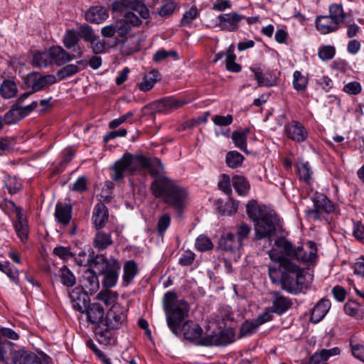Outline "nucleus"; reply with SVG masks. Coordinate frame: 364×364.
I'll return each mask as SVG.
<instances>
[{"label":"nucleus","mask_w":364,"mask_h":364,"mask_svg":"<svg viewBox=\"0 0 364 364\" xmlns=\"http://www.w3.org/2000/svg\"><path fill=\"white\" fill-rule=\"evenodd\" d=\"M218 186L219 188L223 191L226 195L230 196L232 193L230 186V176L226 174H223L221 178L218 181Z\"/></svg>","instance_id":"nucleus-63"},{"label":"nucleus","mask_w":364,"mask_h":364,"mask_svg":"<svg viewBox=\"0 0 364 364\" xmlns=\"http://www.w3.org/2000/svg\"><path fill=\"white\" fill-rule=\"evenodd\" d=\"M72 210L69 204L57 203L54 214L55 220L64 226L68 225L72 218Z\"/></svg>","instance_id":"nucleus-27"},{"label":"nucleus","mask_w":364,"mask_h":364,"mask_svg":"<svg viewBox=\"0 0 364 364\" xmlns=\"http://www.w3.org/2000/svg\"><path fill=\"white\" fill-rule=\"evenodd\" d=\"M268 255L272 261L279 263L278 267H269V276L272 283H280L282 289L293 294H297L303 286L301 281L304 278L303 269L279 254L277 250H269Z\"/></svg>","instance_id":"nucleus-1"},{"label":"nucleus","mask_w":364,"mask_h":364,"mask_svg":"<svg viewBox=\"0 0 364 364\" xmlns=\"http://www.w3.org/2000/svg\"><path fill=\"white\" fill-rule=\"evenodd\" d=\"M108 220V210L102 203L95 205L92 214V220L95 228L98 230L103 228Z\"/></svg>","instance_id":"nucleus-29"},{"label":"nucleus","mask_w":364,"mask_h":364,"mask_svg":"<svg viewBox=\"0 0 364 364\" xmlns=\"http://www.w3.org/2000/svg\"><path fill=\"white\" fill-rule=\"evenodd\" d=\"M232 186L240 196H246L250 189L247 179L242 176H235L232 178Z\"/></svg>","instance_id":"nucleus-38"},{"label":"nucleus","mask_w":364,"mask_h":364,"mask_svg":"<svg viewBox=\"0 0 364 364\" xmlns=\"http://www.w3.org/2000/svg\"><path fill=\"white\" fill-rule=\"evenodd\" d=\"M49 52H37L33 56L32 64L36 67H47L49 61Z\"/></svg>","instance_id":"nucleus-57"},{"label":"nucleus","mask_w":364,"mask_h":364,"mask_svg":"<svg viewBox=\"0 0 364 364\" xmlns=\"http://www.w3.org/2000/svg\"><path fill=\"white\" fill-rule=\"evenodd\" d=\"M293 87L296 91H304L308 85V78L299 70L293 73Z\"/></svg>","instance_id":"nucleus-46"},{"label":"nucleus","mask_w":364,"mask_h":364,"mask_svg":"<svg viewBox=\"0 0 364 364\" xmlns=\"http://www.w3.org/2000/svg\"><path fill=\"white\" fill-rule=\"evenodd\" d=\"M139 269L136 263L134 260H128L124 262L123 266L122 284L127 287L129 284L136 275Z\"/></svg>","instance_id":"nucleus-31"},{"label":"nucleus","mask_w":364,"mask_h":364,"mask_svg":"<svg viewBox=\"0 0 364 364\" xmlns=\"http://www.w3.org/2000/svg\"><path fill=\"white\" fill-rule=\"evenodd\" d=\"M183 336L186 340L195 341L198 345V341L202 336L203 328L193 321H186L183 326Z\"/></svg>","instance_id":"nucleus-25"},{"label":"nucleus","mask_w":364,"mask_h":364,"mask_svg":"<svg viewBox=\"0 0 364 364\" xmlns=\"http://www.w3.org/2000/svg\"><path fill=\"white\" fill-rule=\"evenodd\" d=\"M146 169H147L150 175L155 178L154 180L159 177H165L161 175L164 171V166L159 159H147Z\"/></svg>","instance_id":"nucleus-40"},{"label":"nucleus","mask_w":364,"mask_h":364,"mask_svg":"<svg viewBox=\"0 0 364 364\" xmlns=\"http://www.w3.org/2000/svg\"><path fill=\"white\" fill-rule=\"evenodd\" d=\"M331 18L338 22L339 24L343 23L346 19V14L344 13L343 6L341 4H332L328 8Z\"/></svg>","instance_id":"nucleus-43"},{"label":"nucleus","mask_w":364,"mask_h":364,"mask_svg":"<svg viewBox=\"0 0 364 364\" xmlns=\"http://www.w3.org/2000/svg\"><path fill=\"white\" fill-rule=\"evenodd\" d=\"M250 133L249 128H245L241 131H235L232 134V139L236 147L241 151L249 153L247 149V137Z\"/></svg>","instance_id":"nucleus-35"},{"label":"nucleus","mask_w":364,"mask_h":364,"mask_svg":"<svg viewBox=\"0 0 364 364\" xmlns=\"http://www.w3.org/2000/svg\"><path fill=\"white\" fill-rule=\"evenodd\" d=\"M244 18V16L235 12L224 14L218 16V25L221 29L235 31L238 28L239 23Z\"/></svg>","instance_id":"nucleus-19"},{"label":"nucleus","mask_w":364,"mask_h":364,"mask_svg":"<svg viewBox=\"0 0 364 364\" xmlns=\"http://www.w3.org/2000/svg\"><path fill=\"white\" fill-rule=\"evenodd\" d=\"M200 15V12L196 6H192L186 11L180 21L181 26H190L191 23Z\"/></svg>","instance_id":"nucleus-48"},{"label":"nucleus","mask_w":364,"mask_h":364,"mask_svg":"<svg viewBox=\"0 0 364 364\" xmlns=\"http://www.w3.org/2000/svg\"><path fill=\"white\" fill-rule=\"evenodd\" d=\"M168 57H173V58H176L177 53L173 50L167 51L164 49H160L154 54L153 60L155 63H160Z\"/></svg>","instance_id":"nucleus-60"},{"label":"nucleus","mask_w":364,"mask_h":364,"mask_svg":"<svg viewBox=\"0 0 364 364\" xmlns=\"http://www.w3.org/2000/svg\"><path fill=\"white\" fill-rule=\"evenodd\" d=\"M157 80V72L153 71L147 75H145L142 81L138 84V87L143 92L150 90L155 85Z\"/></svg>","instance_id":"nucleus-45"},{"label":"nucleus","mask_w":364,"mask_h":364,"mask_svg":"<svg viewBox=\"0 0 364 364\" xmlns=\"http://www.w3.org/2000/svg\"><path fill=\"white\" fill-rule=\"evenodd\" d=\"M117 33L119 37H125L131 30V26L124 19L115 22Z\"/></svg>","instance_id":"nucleus-64"},{"label":"nucleus","mask_w":364,"mask_h":364,"mask_svg":"<svg viewBox=\"0 0 364 364\" xmlns=\"http://www.w3.org/2000/svg\"><path fill=\"white\" fill-rule=\"evenodd\" d=\"M176 7L177 4L174 1H168L161 6L159 14L162 17H168L173 14Z\"/></svg>","instance_id":"nucleus-58"},{"label":"nucleus","mask_w":364,"mask_h":364,"mask_svg":"<svg viewBox=\"0 0 364 364\" xmlns=\"http://www.w3.org/2000/svg\"><path fill=\"white\" fill-rule=\"evenodd\" d=\"M79 65H82V68H85V65L83 60L77 61L76 64H69L64 66L57 72L56 76L59 80L73 76L80 71L81 69Z\"/></svg>","instance_id":"nucleus-34"},{"label":"nucleus","mask_w":364,"mask_h":364,"mask_svg":"<svg viewBox=\"0 0 364 364\" xmlns=\"http://www.w3.org/2000/svg\"><path fill=\"white\" fill-rule=\"evenodd\" d=\"M218 246L224 251L240 257V250L243 245L232 232H226L220 236L218 240Z\"/></svg>","instance_id":"nucleus-14"},{"label":"nucleus","mask_w":364,"mask_h":364,"mask_svg":"<svg viewBox=\"0 0 364 364\" xmlns=\"http://www.w3.org/2000/svg\"><path fill=\"white\" fill-rule=\"evenodd\" d=\"M152 194L170 207L177 217H181L189 205L188 190L167 177H159L151 184Z\"/></svg>","instance_id":"nucleus-2"},{"label":"nucleus","mask_w":364,"mask_h":364,"mask_svg":"<svg viewBox=\"0 0 364 364\" xmlns=\"http://www.w3.org/2000/svg\"><path fill=\"white\" fill-rule=\"evenodd\" d=\"M60 280L61 282L66 287H73L75 284V277L73 272L66 267L63 266L60 269Z\"/></svg>","instance_id":"nucleus-56"},{"label":"nucleus","mask_w":364,"mask_h":364,"mask_svg":"<svg viewBox=\"0 0 364 364\" xmlns=\"http://www.w3.org/2000/svg\"><path fill=\"white\" fill-rule=\"evenodd\" d=\"M88 294L89 293L79 287L69 292V297L75 310L84 313L90 301Z\"/></svg>","instance_id":"nucleus-15"},{"label":"nucleus","mask_w":364,"mask_h":364,"mask_svg":"<svg viewBox=\"0 0 364 364\" xmlns=\"http://www.w3.org/2000/svg\"><path fill=\"white\" fill-rule=\"evenodd\" d=\"M80 282V287L90 294L97 292L100 288V282L97 275L88 270L84 272Z\"/></svg>","instance_id":"nucleus-23"},{"label":"nucleus","mask_w":364,"mask_h":364,"mask_svg":"<svg viewBox=\"0 0 364 364\" xmlns=\"http://www.w3.org/2000/svg\"><path fill=\"white\" fill-rule=\"evenodd\" d=\"M236 55L235 54V46L231 44L225 51V68L227 70L232 73H240L242 66L235 62Z\"/></svg>","instance_id":"nucleus-32"},{"label":"nucleus","mask_w":364,"mask_h":364,"mask_svg":"<svg viewBox=\"0 0 364 364\" xmlns=\"http://www.w3.org/2000/svg\"><path fill=\"white\" fill-rule=\"evenodd\" d=\"M147 159L142 155L124 154L110 168L113 171L112 179L114 181H121L127 173L133 174L135 171L145 170Z\"/></svg>","instance_id":"nucleus-6"},{"label":"nucleus","mask_w":364,"mask_h":364,"mask_svg":"<svg viewBox=\"0 0 364 364\" xmlns=\"http://www.w3.org/2000/svg\"><path fill=\"white\" fill-rule=\"evenodd\" d=\"M243 161L244 156L237 151H230L226 154V164L231 168L240 167L242 164Z\"/></svg>","instance_id":"nucleus-44"},{"label":"nucleus","mask_w":364,"mask_h":364,"mask_svg":"<svg viewBox=\"0 0 364 364\" xmlns=\"http://www.w3.org/2000/svg\"><path fill=\"white\" fill-rule=\"evenodd\" d=\"M109 16L107 10L101 6H92L85 14V19L93 23H100Z\"/></svg>","instance_id":"nucleus-28"},{"label":"nucleus","mask_w":364,"mask_h":364,"mask_svg":"<svg viewBox=\"0 0 364 364\" xmlns=\"http://www.w3.org/2000/svg\"><path fill=\"white\" fill-rule=\"evenodd\" d=\"M235 234L237 236V239L242 243L243 245L244 241L247 240L251 232L252 228L251 227L246 223H240L237 225L236 227Z\"/></svg>","instance_id":"nucleus-55"},{"label":"nucleus","mask_w":364,"mask_h":364,"mask_svg":"<svg viewBox=\"0 0 364 364\" xmlns=\"http://www.w3.org/2000/svg\"><path fill=\"white\" fill-rule=\"evenodd\" d=\"M38 355L35 353L19 350L15 352V363L14 364H49L50 358L43 351H38Z\"/></svg>","instance_id":"nucleus-12"},{"label":"nucleus","mask_w":364,"mask_h":364,"mask_svg":"<svg viewBox=\"0 0 364 364\" xmlns=\"http://www.w3.org/2000/svg\"><path fill=\"white\" fill-rule=\"evenodd\" d=\"M57 82L56 77L51 74L42 75L38 72L28 73L23 79L26 89H31L35 93L42 91Z\"/></svg>","instance_id":"nucleus-9"},{"label":"nucleus","mask_w":364,"mask_h":364,"mask_svg":"<svg viewBox=\"0 0 364 364\" xmlns=\"http://www.w3.org/2000/svg\"><path fill=\"white\" fill-rule=\"evenodd\" d=\"M113 241L109 233H106L100 229L97 230L95 239L94 247L98 250H104L112 244Z\"/></svg>","instance_id":"nucleus-33"},{"label":"nucleus","mask_w":364,"mask_h":364,"mask_svg":"<svg viewBox=\"0 0 364 364\" xmlns=\"http://www.w3.org/2000/svg\"><path fill=\"white\" fill-rule=\"evenodd\" d=\"M195 247L200 252H205L211 250L213 248V244L208 237L200 235L196 240Z\"/></svg>","instance_id":"nucleus-50"},{"label":"nucleus","mask_w":364,"mask_h":364,"mask_svg":"<svg viewBox=\"0 0 364 364\" xmlns=\"http://www.w3.org/2000/svg\"><path fill=\"white\" fill-rule=\"evenodd\" d=\"M97 298L103 301L106 305H113L118 298V293L106 288L105 290L101 291L97 294Z\"/></svg>","instance_id":"nucleus-52"},{"label":"nucleus","mask_w":364,"mask_h":364,"mask_svg":"<svg viewBox=\"0 0 364 364\" xmlns=\"http://www.w3.org/2000/svg\"><path fill=\"white\" fill-rule=\"evenodd\" d=\"M14 344L6 340L0 339V364H14L15 363Z\"/></svg>","instance_id":"nucleus-24"},{"label":"nucleus","mask_w":364,"mask_h":364,"mask_svg":"<svg viewBox=\"0 0 364 364\" xmlns=\"http://www.w3.org/2000/svg\"><path fill=\"white\" fill-rule=\"evenodd\" d=\"M316 29L321 34H328L339 29L340 24L332 18L326 16H318L315 21Z\"/></svg>","instance_id":"nucleus-22"},{"label":"nucleus","mask_w":364,"mask_h":364,"mask_svg":"<svg viewBox=\"0 0 364 364\" xmlns=\"http://www.w3.org/2000/svg\"><path fill=\"white\" fill-rule=\"evenodd\" d=\"M331 306L330 300L322 299L314 307L311 320L314 323L319 322L326 315Z\"/></svg>","instance_id":"nucleus-30"},{"label":"nucleus","mask_w":364,"mask_h":364,"mask_svg":"<svg viewBox=\"0 0 364 364\" xmlns=\"http://www.w3.org/2000/svg\"><path fill=\"white\" fill-rule=\"evenodd\" d=\"M24 117L21 106L14 105L12 108L5 114L4 121L6 124H11L16 123Z\"/></svg>","instance_id":"nucleus-41"},{"label":"nucleus","mask_w":364,"mask_h":364,"mask_svg":"<svg viewBox=\"0 0 364 364\" xmlns=\"http://www.w3.org/2000/svg\"><path fill=\"white\" fill-rule=\"evenodd\" d=\"M350 346L353 355L364 363V346L362 344L350 341Z\"/></svg>","instance_id":"nucleus-62"},{"label":"nucleus","mask_w":364,"mask_h":364,"mask_svg":"<svg viewBox=\"0 0 364 364\" xmlns=\"http://www.w3.org/2000/svg\"><path fill=\"white\" fill-rule=\"evenodd\" d=\"M112 9L121 13L131 10L136 12L144 19L149 17V10L140 0H117L113 2Z\"/></svg>","instance_id":"nucleus-11"},{"label":"nucleus","mask_w":364,"mask_h":364,"mask_svg":"<svg viewBox=\"0 0 364 364\" xmlns=\"http://www.w3.org/2000/svg\"><path fill=\"white\" fill-rule=\"evenodd\" d=\"M235 333L232 328L221 331L218 333L206 335L199 341L198 346H225L234 341Z\"/></svg>","instance_id":"nucleus-10"},{"label":"nucleus","mask_w":364,"mask_h":364,"mask_svg":"<svg viewBox=\"0 0 364 364\" xmlns=\"http://www.w3.org/2000/svg\"><path fill=\"white\" fill-rule=\"evenodd\" d=\"M336 53V49L332 46H325L318 48V55L322 60L332 59Z\"/></svg>","instance_id":"nucleus-59"},{"label":"nucleus","mask_w":364,"mask_h":364,"mask_svg":"<svg viewBox=\"0 0 364 364\" xmlns=\"http://www.w3.org/2000/svg\"><path fill=\"white\" fill-rule=\"evenodd\" d=\"M340 349L335 347L331 349H322L319 352H315L306 363V364H328L330 357L340 354Z\"/></svg>","instance_id":"nucleus-26"},{"label":"nucleus","mask_w":364,"mask_h":364,"mask_svg":"<svg viewBox=\"0 0 364 364\" xmlns=\"http://www.w3.org/2000/svg\"><path fill=\"white\" fill-rule=\"evenodd\" d=\"M171 218L169 214L164 213L159 218L157 222V233L161 237H163L166 230L169 228Z\"/></svg>","instance_id":"nucleus-54"},{"label":"nucleus","mask_w":364,"mask_h":364,"mask_svg":"<svg viewBox=\"0 0 364 364\" xmlns=\"http://www.w3.org/2000/svg\"><path fill=\"white\" fill-rule=\"evenodd\" d=\"M259 326L255 319L245 321L240 327L239 337L242 338L252 335Z\"/></svg>","instance_id":"nucleus-47"},{"label":"nucleus","mask_w":364,"mask_h":364,"mask_svg":"<svg viewBox=\"0 0 364 364\" xmlns=\"http://www.w3.org/2000/svg\"><path fill=\"white\" fill-rule=\"evenodd\" d=\"M16 284L18 283V272L17 269L8 261H6L5 267L2 271Z\"/></svg>","instance_id":"nucleus-61"},{"label":"nucleus","mask_w":364,"mask_h":364,"mask_svg":"<svg viewBox=\"0 0 364 364\" xmlns=\"http://www.w3.org/2000/svg\"><path fill=\"white\" fill-rule=\"evenodd\" d=\"M163 306L166 321L171 332L178 336L185 318L189 312V305L184 299L178 300L174 291L166 292L163 298Z\"/></svg>","instance_id":"nucleus-5"},{"label":"nucleus","mask_w":364,"mask_h":364,"mask_svg":"<svg viewBox=\"0 0 364 364\" xmlns=\"http://www.w3.org/2000/svg\"><path fill=\"white\" fill-rule=\"evenodd\" d=\"M127 315L126 309L120 304H113L107 311L103 323L94 328V334L101 345L113 346L116 343L117 331L126 325Z\"/></svg>","instance_id":"nucleus-3"},{"label":"nucleus","mask_w":364,"mask_h":364,"mask_svg":"<svg viewBox=\"0 0 364 364\" xmlns=\"http://www.w3.org/2000/svg\"><path fill=\"white\" fill-rule=\"evenodd\" d=\"M276 217L273 214L263 216L255 224V241L259 245L262 240H264L262 245L264 248L269 247L272 245V237L276 233Z\"/></svg>","instance_id":"nucleus-8"},{"label":"nucleus","mask_w":364,"mask_h":364,"mask_svg":"<svg viewBox=\"0 0 364 364\" xmlns=\"http://www.w3.org/2000/svg\"><path fill=\"white\" fill-rule=\"evenodd\" d=\"M284 132L287 138L298 143L304 141L308 137L306 128L296 120H292L286 124Z\"/></svg>","instance_id":"nucleus-13"},{"label":"nucleus","mask_w":364,"mask_h":364,"mask_svg":"<svg viewBox=\"0 0 364 364\" xmlns=\"http://www.w3.org/2000/svg\"><path fill=\"white\" fill-rule=\"evenodd\" d=\"M246 211L248 217L255 223L262 218L263 216L269 215L270 213H265L259 207L257 203L252 200L246 205Z\"/></svg>","instance_id":"nucleus-36"},{"label":"nucleus","mask_w":364,"mask_h":364,"mask_svg":"<svg viewBox=\"0 0 364 364\" xmlns=\"http://www.w3.org/2000/svg\"><path fill=\"white\" fill-rule=\"evenodd\" d=\"M11 205L14 208L16 214V221L15 223V230L22 242H25L28 239V221L22 211L21 207L16 206L14 203L11 202Z\"/></svg>","instance_id":"nucleus-18"},{"label":"nucleus","mask_w":364,"mask_h":364,"mask_svg":"<svg viewBox=\"0 0 364 364\" xmlns=\"http://www.w3.org/2000/svg\"><path fill=\"white\" fill-rule=\"evenodd\" d=\"M78 35L85 42H92L97 39V36L95 34L93 29L87 24L84 23L79 26Z\"/></svg>","instance_id":"nucleus-49"},{"label":"nucleus","mask_w":364,"mask_h":364,"mask_svg":"<svg viewBox=\"0 0 364 364\" xmlns=\"http://www.w3.org/2000/svg\"><path fill=\"white\" fill-rule=\"evenodd\" d=\"M79 41L80 37L78 33L74 30L66 31V32L64 34L63 40L64 46L68 49L74 48Z\"/></svg>","instance_id":"nucleus-51"},{"label":"nucleus","mask_w":364,"mask_h":364,"mask_svg":"<svg viewBox=\"0 0 364 364\" xmlns=\"http://www.w3.org/2000/svg\"><path fill=\"white\" fill-rule=\"evenodd\" d=\"M250 70L254 73L255 78L257 81V85L259 87H272V83H270V81L264 80L263 70L258 65H255L250 67Z\"/></svg>","instance_id":"nucleus-53"},{"label":"nucleus","mask_w":364,"mask_h":364,"mask_svg":"<svg viewBox=\"0 0 364 364\" xmlns=\"http://www.w3.org/2000/svg\"><path fill=\"white\" fill-rule=\"evenodd\" d=\"M314 204L313 208L305 210L306 216L312 220H322L326 215L333 213L336 210L334 203L323 193L315 192L311 196Z\"/></svg>","instance_id":"nucleus-7"},{"label":"nucleus","mask_w":364,"mask_h":364,"mask_svg":"<svg viewBox=\"0 0 364 364\" xmlns=\"http://www.w3.org/2000/svg\"><path fill=\"white\" fill-rule=\"evenodd\" d=\"M49 57L50 61L58 66L65 65L76 58L65 50L61 46H52L49 49Z\"/></svg>","instance_id":"nucleus-20"},{"label":"nucleus","mask_w":364,"mask_h":364,"mask_svg":"<svg viewBox=\"0 0 364 364\" xmlns=\"http://www.w3.org/2000/svg\"><path fill=\"white\" fill-rule=\"evenodd\" d=\"M87 320L97 328L105 321V311L103 306L99 303L90 304L84 310Z\"/></svg>","instance_id":"nucleus-16"},{"label":"nucleus","mask_w":364,"mask_h":364,"mask_svg":"<svg viewBox=\"0 0 364 364\" xmlns=\"http://www.w3.org/2000/svg\"><path fill=\"white\" fill-rule=\"evenodd\" d=\"M187 103V101L182 99L168 97L160 100L159 104L166 112H169L176 109Z\"/></svg>","instance_id":"nucleus-42"},{"label":"nucleus","mask_w":364,"mask_h":364,"mask_svg":"<svg viewBox=\"0 0 364 364\" xmlns=\"http://www.w3.org/2000/svg\"><path fill=\"white\" fill-rule=\"evenodd\" d=\"M273 249L279 254L290 259H293L306 265L314 264L317 259V246L314 241L306 243V249L302 246H295L284 237H278L274 241Z\"/></svg>","instance_id":"nucleus-4"},{"label":"nucleus","mask_w":364,"mask_h":364,"mask_svg":"<svg viewBox=\"0 0 364 364\" xmlns=\"http://www.w3.org/2000/svg\"><path fill=\"white\" fill-rule=\"evenodd\" d=\"M18 92L16 84L11 80H4L0 86V94L4 99H11Z\"/></svg>","instance_id":"nucleus-39"},{"label":"nucleus","mask_w":364,"mask_h":364,"mask_svg":"<svg viewBox=\"0 0 364 364\" xmlns=\"http://www.w3.org/2000/svg\"><path fill=\"white\" fill-rule=\"evenodd\" d=\"M271 294L272 302V306H270L271 311H274L275 314L282 315L291 306V300L282 295L279 291H273Z\"/></svg>","instance_id":"nucleus-21"},{"label":"nucleus","mask_w":364,"mask_h":364,"mask_svg":"<svg viewBox=\"0 0 364 364\" xmlns=\"http://www.w3.org/2000/svg\"><path fill=\"white\" fill-rule=\"evenodd\" d=\"M118 261L114 258H111L109 259H107L103 255H97L96 257L91 262L90 267V269H87L90 272H93V274H104L106 272H107L109 269H113L114 266Z\"/></svg>","instance_id":"nucleus-17"},{"label":"nucleus","mask_w":364,"mask_h":364,"mask_svg":"<svg viewBox=\"0 0 364 364\" xmlns=\"http://www.w3.org/2000/svg\"><path fill=\"white\" fill-rule=\"evenodd\" d=\"M120 269L119 262L115 264L114 268L109 269L103 275L104 278L102 281L103 286L105 288H111L116 285L118 279V272Z\"/></svg>","instance_id":"nucleus-37"}]
</instances>
